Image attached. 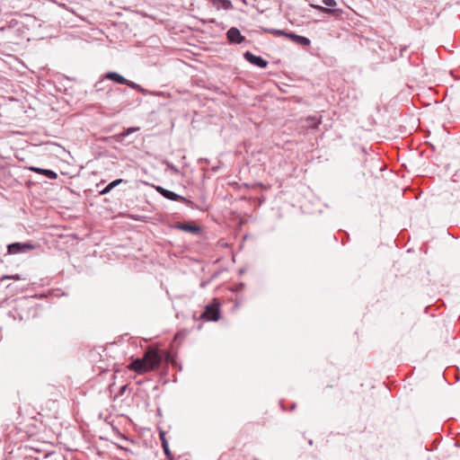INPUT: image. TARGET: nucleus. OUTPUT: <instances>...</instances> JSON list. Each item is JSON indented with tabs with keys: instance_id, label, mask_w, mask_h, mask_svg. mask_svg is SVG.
<instances>
[{
	"instance_id": "obj_11",
	"label": "nucleus",
	"mask_w": 460,
	"mask_h": 460,
	"mask_svg": "<svg viewBox=\"0 0 460 460\" xmlns=\"http://www.w3.org/2000/svg\"><path fill=\"white\" fill-rule=\"evenodd\" d=\"M105 79H110L117 84H124L125 83H128V79H126L124 76L119 75L117 72H109L104 75Z\"/></svg>"
},
{
	"instance_id": "obj_16",
	"label": "nucleus",
	"mask_w": 460,
	"mask_h": 460,
	"mask_svg": "<svg viewBox=\"0 0 460 460\" xmlns=\"http://www.w3.org/2000/svg\"><path fill=\"white\" fill-rule=\"evenodd\" d=\"M261 30L267 33L273 34L275 36H288V31L279 30V29H268L261 27Z\"/></svg>"
},
{
	"instance_id": "obj_12",
	"label": "nucleus",
	"mask_w": 460,
	"mask_h": 460,
	"mask_svg": "<svg viewBox=\"0 0 460 460\" xmlns=\"http://www.w3.org/2000/svg\"><path fill=\"white\" fill-rule=\"evenodd\" d=\"M210 2L217 9L220 7L224 10H230L233 8V4L230 0H210Z\"/></svg>"
},
{
	"instance_id": "obj_1",
	"label": "nucleus",
	"mask_w": 460,
	"mask_h": 460,
	"mask_svg": "<svg viewBox=\"0 0 460 460\" xmlns=\"http://www.w3.org/2000/svg\"><path fill=\"white\" fill-rule=\"evenodd\" d=\"M162 362V357L156 349H147L142 358L134 359L128 368L143 375L157 368Z\"/></svg>"
},
{
	"instance_id": "obj_13",
	"label": "nucleus",
	"mask_w": 460,
	"mask_h": 460,
	"mask_svg": "<svg viewBox=\"0 0 460 460\" xmlns=\"http://www.w3.org/2000/svg\"><path fill=\"white\" fill-rule=\"evenodd\" d=\"M123 179H117L110 182L102 190L100 191L101 195H105L109 193L112 189L119 185L121 182H124Z\"/></svg>"
},
{
	"instance_id": "obj_2",
	"label": "nucleus",
	"mask_w": 460,
	"mask_h": 460,
	"mask_svg": "<svg viewBox=\"0 0 460 460\" xmlns=\"http://www.w3.org/2000/svg\"><path fill=\"white\" fill-rule=\"evenodd\" d=\"M219 307L220 303L217 299H214L212 303L206 305L204 312L199 316V319L217 322L220 318Z\"/></svg>"
},
{
	"instance_id": "obj_5",
	"label": "nucleus",
	"mask_w": 460,
	"mask_h": 460,
	"mask_svg": "<svg viewBox=\"0 0 460 460\" xmlns=\"http://www.w3.org/2000/svg\"><path fill=\"white\" fill-rule=\"evenodd\" d=\"M244 58L253 66L261 68H265L268 66V61L260 56H256L250 51H246L243 55Z\"/></svg>"
},
{
	"instance_id": "obj_15",
	"label": "nucleus",
	"mask_w": 460,
	"mask_h": 460,
	"mask_svg": "<svg viewBox=\"0 0 460 460\" xmlns=\"http://www.w3.org/2000/svg\"><path fill=\"white\" fill-rule=\"evenodd\" d=\"M322 117L308 116L306 118V125L309 128H315L321 123Z\"/></svg>"
},
{
	"instance_id": "obj_3",
	"label": "nucleus",
	"mask_w": 460,
	"mask_h": 460,
	"mask_svg": "<svg viewBox=\"0 0 460 460\" xmlns=\"http://www.w3.org/2000/svg\"><path fill=\"white\" fill-rule=\"evenodd\" d=\"M155 189L159 194H161L164 198H165L167 199L173 200V201H181V202L185 203L187 206L190 207L191 208H197L191 200H190V199H186L185 197H182L172 190H166L162 186H155Z\"/></svg>"
},
{
	"instance_id": "obj_9",
	"label": "nucleus",
	"mask_w": 460,
	"mask_h": 460,
	"mask_svg": "<svg viewBox=\"0 0 460 460\" xmlns=\"http://www.w3.org/2000/svg\"><path fill=\"white\" fill-rule=\"evenodd\" d=\"M287 38L301 46H309L311 43V40L308 38L295 34L293 32H288Z\"/></svg>"
},
{
	"instance_id": "obj_8",
	"label": "nucleus",
	"mask_w": 460,
	"mask_h": 460,
	"mask_svg": "<svg viewBox=\"0 0 460 460\" xmlns=\"http://www.w3.org/2000/svg\"><path fill=\"white\" fill-rule=\"evenodd\" d=\"M174 228L192 234H199L201 231L199 226L191 225L190 223H176L174 225Z\"/></svg>"
},
{
	"instance_id": "obj_24",
	"label": "nucleus",
	"mask_w": 460,
	"mask_h": 460,
	"mask_svg": "<svg viewBox=\"0 0 460 460\" xmlns=\"http://www.w3.org/2000/svg\"><path fill=\"white\" fill-rule=\"evenodd\" d=\"M308 444H309L310 446H312V445H313V440H312V439H310V440L308 441Z\"/></svg>"
},
{
	"instance_id": "obj_18",
	"label": "nucleus",
	"mask_w": 460,
	"mask_h": 460,
	"mask_svg": "<svg viewBox=\"0 0 460 460\" xmlns=\"http://www.w3.org/2000/svg\"><path fill=\"white\" fill-rule=\"evenodd\" d=\"M322 3L326 5V7H333L337 4L335 0H322Z\"/></svg>"
},
{
	"instance_id": "obj_7",
	"label": "nucleus",
	"mask_w": 460,
	"mask_h": 460,
	"mask_svg": "<svg viewBox=\"0 0 460 460\" xmlns=\"http://www.w3.org/2000/svg\"><path fill=\"white\" fill-rule=\"evenodd\" d=\"M311 7L316 9L323 13L332 14L335 17H340L343 14V10L340 8H328L319 4H310Z\"/></svg>"
},
{
	"instance_id": "obj_4",
	"label": "nucleus",
	"mask_w": 460,
	"mask_h": 460,
	"mask_svg": "<svg viewBox=\"0 0 460 460\" xmlns=\"http://www.w3.org/2000/svg\"><path fill=\"white\" fill-rule=\"evenodd\" d=\"M34 246L30 243H13L7 246L10 254H17L32 250Z\"/></svg>"
},
{
	"instance_id": "obj_22",
	"label": "nucleus",
	"mask_w": 460,
	"mask_h": 460,
	"mask_svg": "<svg viewBox=\"0 0 460 460\" xmlns=\"http://www.w3.org/2000/svg\"><path fill=\"white\" fill-rule=\"evenodd\" d=\"M128 389V385H122L119 391L118 395H122Z\"/></svg>"
},
{
	"instance_id": "obj_17",
	"label": "nucleus",
	"mask_w": 460,
	"mask_h": 460,
	"mask_svg": "<svg viewBox=\"0 0 460 460\" xmlns=\"http://www.w3.org/2000/svg\"><path fill=\"white\" fill-rule=\"evenodd\" d=\"M124 84L128 85V87H130V88H132L134 90H137V91H139V92H141L143 93H146L145 89H143L139 84H136V83H134L132 81L128 80V83H125Z\"/></svg>"
},
{
	"instance_id": "obj_21",
	"label": "nucleus",
	"mask_w": 460,
	"mask_h": 460,
	"mask_svg": "<svg viewBox=\"0 0 460 460\" xmlns=\"http://www.w3.org/2000/svg\"><path fill=\"white\" fill-rule=\"evenodd\" d=\"M102 83H103V80H100V81H98V82L95 84L94 87H95L96 91H101V90H102V89H103V88H102Z\"/></svg>"
},
{
	"instance_id": "obj_23",
	"label": "nucleus",
	"mask_w": 460,
	"mask_h": 460,
	"mask_svg": "<svg viewBox=\"0 0 460 460\" xmlns=\"http://www.w3.org/2000/svg\"><path fill=\"white\" fill-rule=\"evenodd\" d=\"M169 167H170L172 170L177 171V170H176V168L174 167V165H169Z\"/></svg>"
},
{
	"instance_id": "obj_19",
	"label": "nucleus",
	"mask_w": 460,
	"mask_h": 460,
	"mask_svg": "<svg viewBox=\"0 0 460 460\" xmlns=\"http://www.w3.org/2000/svg\"><path fill=\"white\" fill-rule=\"evenodd\" d=\"M21 278L18 274L16 275H4L1 278V280H4V279H16V280H19Z\"/></svg>"
},
{
	"instance_id": "obj_20",
	"label": "nucleus",
	"mask_w": 460,
	"mask_h": 460,
	"mask_svg": "<svg viewBox=\"0 0 460 460\" xmlns=\"http://www.w3.org/2000/svg\"><path fill=\"white\" fill-rule=\"evenodd\" d=\"M137 130L136 128H128L126 131H124L123 133H121V136L122 137H127L128 136L129 134L135 132Z\"/></svg>"
},
{
	"instance_id": "obj_14",
	"label": "nucleus",
	"mask_w": 460,
	"mask_h": 460,
	"mask_svg": "<svg viewBox=\"0 0 460 460\" xmlns=\"http://www.w3.org/2000/svg\"><path fill=\"white\" fill-rule=\"evenodd\" d=\"M159 437H160V440H161L162 447H163L164 454L168 457H170L171 456V452H170V449H169L168 442H167L166 438H165V432L161 430L160 433H159Z\"/></svg>"
},
{
	"instance_id": "obj_6",
	"label": "nucleus",
	"mask_w": 460,
	"mask_h": 460,
	"mask_svg": "<svg viewBox=\"0 0 460 460\" xmlns=\"http://www.w3.org/2000/svg\"><path fill=\"white\" fill-rule=\"evenodd\" d=\"M226 38L232 44H240L244 40V37L241 34L240 31L235 28H230L226 32Z\"/></svg>"
},
{
	"instance_id": "obj_10",
	"label": "nucleus",
	"mask_w": 460,
	"mask_h": 460,
	"mask_svg": "<svg viewBox=\"0 0 460 460\" xmlns=\"http://www.w3.org/2000/svg\"><path fill=\"white\" fill-rule=\"evenodd\" d=\"M29 170L31 172L45 175L50 180H56L58 178V173L52 170L42 169V168H39V167H35V166L29 167Z\"/></svg>"
}]
</instances>
